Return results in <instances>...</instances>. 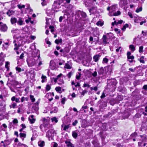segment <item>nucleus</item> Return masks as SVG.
Segmentation results:
<instances>
[{
	"instance_id": "obj_1",
	"label": "nucleus",
	"mask_w": 147,
	"mask_h": 147,
	"mask_svg": "<svg viewBox=\"0 0 147 147\" xmlns=\"http://www.w3.org/2000/svg\"><path fill=\"white\" fill-rule=\"evenodd\" d=\"M98 78L99 79L101 78L102 79H105L108 76V74L107 72H105L103 67L100 68L98 70Z\"/></svg>"
},
{
	"instance_id": "obj_2",
	"label": "nucleus",
	"mask_w": 147,
	"mask_h": 147,
	"mask_svg": "<svg viewBox=\"0 0 147 147\" xmlns=\"http://www.w3.org/2000/svg\"><path fill=\"white\" fill-rule=\"evenodd\" d=\"M108 88H111L114 87L117 83V80L114 79H107Z\"/></svg>"
},
{
	"instance_id": "obj_3",
	"label": "nucleus",
	"mask_w": 147,
	"mask_h": 147,
	"mask_svg": "<svg viewBox=\"0 0 147 147\" xmlns=\"http://www.w3.org/2000/svg\"><path fill=\"white\" fill-rule=\"evenodd\" d=\"M63 2L62 1L60 0L58 2L57 1H55L52 6V9L54 10L55 12H57L59 11V10H56L57 9H59L61 7V4Z\"/></svg>"
},
{
	"instance_id": "obj_4",
	"label": "nucleus",
	"mask_w": 147,
	"mask_h": 147,
	"mask_svg": "<svg viewBox=\"0 0 147 147\" xmlns=\"http://www.w3.org/2000/svg\"><path fill=\"white\" fill-rule=\"evenodd\" d=\"M27 63L28 66L29 67H32L33 66L36 65L37 62H36L35 60L33 58H30L27 60Z\"/></svg>"
},
{
	"instance_id": "obj_5",
	"label": "nucleus",
	"mask_w": 147,
	"mask_h": 147,
	"mask_svg": "<svg viewBox=\"0 0 147 147\" xmlns=\"http://www.w3.org/2000/svg\"><path fill=\"white\" fill-rule=\"evenodd\" d=\"M35 73L34 72V71L32 70H31L29 71L27 73V74L28 78L31 80L35 78Z\"/></svg>"
},
{
	"instance_id": "obj_6",
	"label": "nucleus",
	"mask_w": 147,
	"mask_h": 147,
	"mask_svg": "<svg viewBox=\"0 0 147 147\" xmlns=\"http://www.w3.org/2000/svg\"><path fill=\"white\" fill-rule=\"evenodd\" d=\"M54 132L55 130L51 128L47 132L46 136L48 138L53 136H54Z\"/></svg>"
},
{
	"instance_id": "obj_7",
	"label": "nucleus",
	"mask_w": 147,
	"mask_h": 147,
	"mask_svg": "<svg viewBox=\"0 0 147 147\" xmlns=\"http://www.w3.org/2000/svg\"><path fill=\"white\" fill-rule=\"evenodd\" d=\"M102 40V44L105 46L109 43V39L107 38L106 35H103Z\"/></svg>"
},
{
	"instance_id": "obj_8",
	"label": "nucleus",
	"mask_w": 147,
	"mask_h": 147,
	"mask_svg": "<svg viewBox=\"0 0 147 147\" xmlns=\"http://www.w3.org/2000/svg\"><path fill=\"white\" fill-rule=\"evenodd\" d=\"M2 22H0V30L2 32H6L7 29V27L5 24H2Z\"/></svg>"
},
{
	"instance_id": "obj_9",
	"label": "nucleus",
	"mask_w": 147,
	"mask_h": 147,
	"mask_svg": "<svg viewBox=\"0 0 147 147\" xmlns=\"http://www.w3.org/2000/svg\"><path fill=\"white\" fill-rule=\"evenodd\" d=\"M113 67L112 65H109L105 67V69L107 70V73L108 75H110L112 70L113 69Z\"/></svg>"
},
{
	"instance_id": "obj_10",
	"label": "nucleus",
	"mask_w": 147,
	"mask_h": 147,
	"mask_svg": "<svg viewBox=\"0 0 147 147\" xmlns=\"http://www.w3.org/2000/svg\"><path fill=\"white\" fill-rule=\"evenodd\" d=\"M96 1V0H88L85 3V5L87 6H90L93 4H94Z\"/></svg>"
},
{
	"instance_id": "obj_11",
	"label": "nucleus",
	"mask_w": 147,
	"mask_h": 147,
	"mask_svg": "<svg viewBox=\"0 0 147 147\" xmlns=\"http://www.w3.org/2000/svg\"><path fill=\"white\" fill-rule=\"evenodd\" d=\"M17 23V24L20 26H21L24 24L23 19L19 17H18Z\"/></svg>"
},
{
	"instance_id": "obj_12",
	"label": "nucleus",
	"mask_w": 147,
	"mask_h": 147,
	"mask_svg": "<svg viewBox=\"0 0 147 147\" xmlns=\"http://www.w3.org/2000/svg\"><path fill=\"white\" fill-rule=\"evenodd\" d=\"M12 84L14 86H19L18 87V88H20V87L21 83L15 80H12L10 81Z\"/></svg>"
},
{
	"instance_id": "obj_13",
	"label": "nucleus",
	"mask_w": 147,
	"mask_h": 147,
	"mask_svg": "<svg viewBox=\"0 0 147 147\" xmlns=\"http://www.w3.org/2000/svg\"><path fill=\"white\" fill-rule=\"evenodd\" d=\"M70 127V125L62 124L61 125V129L63 130L66 131Z\"/></svg>"
},
{
	"instance_id": "obj_14",
	"label": "nucleus",
	"mask_w": 147,
	"mask_h": 147,
	"mask_svg": "<svg viewBox=\"0 0 147 147\" xmlns=\"http://www.w3.org/2000/svg\"><path fill=\"white\" fill-rule=\"evenodd\" d=\"M121 12L120 11H118L117 12L113 13H112L109 12V15L110 16H117L120 15Z\"/></svg>"
},
{
	"instance_id": "obj_15",
	"label": "nucleus",
	"mask_w": 147,
	"mask_h": 147,
	"mask_svg": "<svg viewBox=\"0 0 147 147\" xmlns=\"http://www.w3.org/2000/svg\"><path fill=\"white\" fill-rule=\"evenodd\" d=\"M11 141L10 140H4V144L3 146L4 147H5L8 145H9L11 143Z\"/></svg>"
},
{
	"instance_id": "obj_16",
	"label": "nucleus",
	"mask_w": 147,
	"mask_h": 147,
	"mask_svg": "<svg viewBox=\"0 0 147 147\" xmlns=\"http://www.w3.org/2000/svg\"><path fill=\"white\" fill-rule=\"evenodd\" d=\"M43 127L44 128V129L45 131L48 129H49L52 127L48 123L45 124H44Z\"/></svg>"
},
{
	"instance_id": "obj_17",
	"label": "nucleus",
	"mask_w": 147,
	"mask_h": 147,
	"mask_svg": "<svg viewBox=\"0 0 147 147\" xmlns=\"http://www.w3.org/2000/svg\"><path fill=\"white\" fill-rule=\"evenodd\" d=\"M34 115H31L28 118L31 124L34 123L35 121V119L34 118Z\"/></svg>"
},
{
	"instance_id": "obj_18",
	"label": "nucleus",
	"mask_w": 147,
	"mask_h": 147,
	"mask_svg": "<svg viewBox=\"0 0 147 147\" xmlns=\"http://www.w3.org/2000/svg\"><path fill=\"white\" fill-rule=\"evenodd\" d=\"M97 8L96 7H92L91 8L89 9V12L91 14H93L95 13L96 11Z\"/></svg>"
},
{
	"instance_id": "obj_19",
	"label": "nucleus",
	"mask_w": 147,
	"mask_h": 147,
	"mask_svg": "<svg viewBox=\"0 0 147 147\" xmlns=\"http://www.w3.org/2000/svg\"><path fill=\"white\" fill-rule=\"evenodd\" d=\"M38 55L37 56V61H39V63L38 64V66H40V65L42 64V61H40V54L39 53V51H37ZM38 62V61H37Z\"/></svg>"
},
{
	"instance_id": "obj_20",
	"label": "nucleus",
	"mask_w": 147,
	"mask_h": 147,
	"mask_svg": "<svg viewBox=\"0 0 147 147\" xmlns=\"http://www.w3.org/2000/svg\"><path fill=\"white\" fill-rule=\"evenodd\" d=\"M78 13L83 18H85L87 17L86 13L83 11H78Z\"/></svg>"
},
{
	"instance_id": "obj_21",
	"label": "nucleus",
	"mask_w": 147,
	"mask_h": 147,
	"mask_svg": "<svg viewBox=\"0 0 147 147\" xmlns=\"http://www.w3.org/2000/svg\"><path fill=\"white\" fill-rule=\"evenodd\" d=\"M121 116L123 118V119H127L128 117L129 116V114L128 112H125L124 113L122 114Z\"/></svg>"
},
{
	"instance_id": "obj_22",
	"label": "nucleus",
	"mask_w": 147,
	"mask_h": 147,
	"mask_svg": "<svg viewBox=\"0 0 147 147\" xmlns=\"http://www.w3.org/2000/svg\"><path fill=\"white\" fill-rule=\"evenodd\" d=\"M65 143L66 144L67 146L68 147H74V144L71 143L70 141H66L65 142Z\"/></svg>"
},
{
	"instance_id": "obj_23",
	"label": "nucleus",
	"mask_w": 147,
	"mask_h": 147,
	"mask_svg": "<svg viewBox=\"0 0 147 147\" xmlns=\"http://www.w3.org/2000/svg\"><path fill=\"white\" fill-rule=\"evenodd\" d=\"M72 136L73 137L76 139L78 136L77 131L76 130L73 131L72 132Z\"/></svg>"
},
{
	"instance_id": "obj_24",
	"label": "nucleus",
	"mask_w": 147,
	"mask_h": 147,
	"mask_svg": "<svg viewBox=\"0 0 147 147\" xmlns=\"http://www.w3.org/2000/svg\"><path fill=\"white\" fill-rule=\"evenodd\" d=\"M111 123H105L103 124V125L105 126V129H107L108 128H110L111 127Z\"/></svg>"
},
{
	"instance_id": "obj_25",
	"label": "nucleus",
	"mask_w": 147,
	"mask_h": 147,
	"mask_svg": "<svg viewBox=\"0 0 147 147\" xmlns=\"http://www.w3.org/2000/svg\"><path fill=\"white\" fill-rule=\"evenodd\" d=\"M87 121L85 120H84L82 123V127H87Z\"/></svg>"
},
{
	"instance_id": "obj_26",
	"label": "nucleus",
	"mask_w": 147,
	"mask_h": 147,
	"mask_svg": "<svg viewBox=\"0 0 147 147\" xmlns=\"http://www.w3.org/2000/svg\"><path fill=\"white\" fill-rule=\"evenodd\" d=\"M58 111V108L56 107H53L50 112V113H56Z\"/></svg>"
},
{
	"instance_id": "obj_27",
	"label": "nucleus",
	"mask_w": 147,
	"mask_h": 147,
	"mask_svg": "<svg viewBox=\"0 0 147 147\" xmlns=\"http://www.w3.org/2000/svg\"><path fill=\"white\" fill-rule=\"evenodd\" d=\"M140 92L139 90L138 89H136L133 92L132 94L134 96H137L139 93Z\"/></svg>"
},
{
	"instance_id": "obj_28",
	"label": "nucleus",
	"mask_w": 147,
	"mask_h": 147,
	"mask_svg": "<svg viewBox=\"0 0 147 147\" xmlns=\"http://www.w3.org/2000/svg\"><path fill=\"white\" fill-rule=\"evenodd\" d=\"M5 107H1L0 108V113L4 114H5Z\"/></svg>"
},
{
	"instance_id": "obj_29",
	"label": "nucleus",
	"mask_w": 147,
	"mask_h": 147,
	"mask_svg": "<svg viewBox=\"0 0 147 147\" xmlns=\"http://www.w3.org/2000/svg\"><path fill=\"white\" fill-rule=\"evenodd\" d=\"M17 19L14 17L12 18L11 19V22L12 24H13L15 23H17Z\"/></svg>"
},
{
	"instance_id": "obj_30",
	"label": "nucleus",
	"mask_w": 147,
	"mask_h": 147,
	"mask_svg": "<svg viewBox=\"0 0 147 147\" xmlns=\"http://www.w3.org/2000/svg\"><path fill=\"white\" fill-rule=\"evenodd\" d=\"M113 114V111H111V112L108 113L105 116V117L106 118H109L111 117Z\"/></svg>"
},
{
	"instance_id": "obj_31",
	"label": "nucleus",
	"mask_w": 147,
	"mask_h": 147,
	"mask_svg": "<svg viewBox=\"0 0 147 147\" xmlns=\"http://www.w3.org/2000/svg\"><path fill=\"white\" fill-rule=\"evenodd\" d=\"M100 56V55H97L94 56L93 57V59L95 62H96L98 61Z\"/></svg>"
},
{
	"instance_id": "obj_32",
	"label": "nucleus",
	"mask_w": 147,
	"mask_h": 147,
	"mask_svg": "<svg viewBox=\"0 0 147 147\" xmlns=\"http://www.w3.org/2000/svg\"><path fill=\"white\" fill-rule=\"evenodd\" d=\"M117 4L112 5L111 6V10L113 12L115 11L116 8L117 7Z\"/></svg>"
},
{
	"instance_id": "obj_33",
	"label": "nucleus",
	"mask_w": 147,
	"mask_h": 147,
	"mask_svg": "<svg viewBox=\"0 0 147 147\" xmlns=\"http://www.w3.org/2000/svg\"><path fill=\"white\" fill-rule=\"evenodd\" d=\"M45 142L43 141H40L38 142V144L39 146L42 147L44 145Z\"/></svg>"
},
{
	"instance_id": "obj_34",
	"label": "nucleus",
	"mask_w": 147,
	"mask_h": 147,
	"mask_svg": "<svg viewBox=\"0 0 147 147\" xmlns=\"http://www.w3.org/2000/svg\"><path fill=\"white\" fill-rule=\"evenodd\" d=\"M141 80H136L134 82V84L135 86L137 85L140 84L141 82Z\"/></svg>"
},
{
	"instance_id": "obj_35",
	"label": "nucleus",
	"mask_w": 147,
	"mask_h": 147,
	"mask_svg": "<svg viewBox=\"0 0 147 147\" xmlns=\"http://www.w3.org/2000/svg\"><path fill=\"white\" fill-rule=\"evenodd\" d=\"M4 61V58L2 56L0 55V66L2 65L3 64Z\"/></svg>"
},
{
	"instance_id": "obj_36",
	"label": "nucleus",
	"mask_w": 147,
	"mask_h": 147,
	"mask_svg": "<svg viewBox=\"0 0 147 147\" xmlns=\"http://www.w3.org/2000/svg\"><path fill=\"white\" fill-rule=\"evenodd\" d=\"M14 12L12 10H9L7 12V14L9 16L13 14Z\"/></svg>"
},
{
	"instance_id": "obj_37",
	"label": "nucleus",
	"mask_w": 147,
	"mask_h": 147,
	"mask_svg": "<svg viewBox=\"0 0 147 147\" xmlns=\"http://www.w3.org/2000/svg\"><path fill=\"white\" fill-rule=\"evenodd\" d=\"M51 121L55 123H57L58 122V120L55 117H54L52 118L51 119Z\"/></svg>"
},
{
	"instance_id": "obj_38",
	"label": "nucleus",
	"mask_w": 147,
	"mask_h": 147,
	"mask_svg": "<svg viewBox=\"0 0 147 147\" xmlns=\"http://www.w3.org/2000/svg\"><path fill=\"white\" fill-rule=\"evenodd\" d=\"M16 105L17 104L16 103L12 102L11 104V105H10L9 107L11 108H13L14 109L16 107Z\"/></svg>"
},
{
	"instance_id": "obj_39",
	"label": "nucleus",
	"mask_w": 147,
	"mask_h": 147,
	"mask_svg": "<svg viewBox=\"0 0 147 147\" xmlns=\"http://www.w3.org/2000/svg\"><path fill=\"white\" fill-rule=\"evenodd\" d=\"M62 42V40L61 38L59 40L56 39L55 41V42L57 44H58L59 43H61Z\"/></svg>"
},
{
	"instance_id": "obj_40",
	"label": "nucleus",
	"mask_w": 147,
	"mask_h": 147,
	"mask_svg": "<svg viewBox=\"0 0 147 147\" xmlns=\"http://www.w3.org/2000/svg\"><path fill=\"white\" fill-rule=\"evenodd\" d=\"M61 88L60 87H57L55 88V90L59 93H61L62 92L61 90Z\"/></svg>"
},
{
	"instance_id": "obj_41",
	"label": "nucleus",
	"mask_w": 147,
	"mask_h": 147,
	"mask_svg": "<svg viewBox=\"0 0 147 147\" xmlns=\"http://www.w3.org/2000/svg\"><path fill=\"white\" fill-rule=\"evenodd\" d=\"M129 48L131 51L133 52L135 50V47L132 45H130L129 46Z\"/></svg>"
},
{
	"instance_id": "obj_42",
	"label": "nucleus",
	"mask_w": 147,
	"mask_h": 147,
	"mask_svg": "<svg viewBox=\"0 0 147 147\" xmlns=\"http://www.w3.org/2000/svg\"><path fill=\"white\" fill-rule=\"evenodd\" d=\"M18 121L16 119H14L12 121V123H10L9 124H17Z\"/></svg>"
},
{
	"instance_id": "obj_43",
	"label": "nucleus",
	"mask_w": 147,
	"mask_h": 147,
	"mask_svg": "<svg viewBox=\"0 0 147 147\" xmlns=\"http://www.w3.org/2000/svg\"><path fill=\"white\" fill-rule=\"evenodd\" d=\"M142 7H141L137 8L136 10V12L137 13H138L142 11Z\"/></svg>"
},
{
	"instance_id": "obj_44",
	"label": "nucleus",
	"mask_w": 147,
	"mask_h": 147,
	"mask_svg": "<svg viewBox=\"0 0 147 147\" xmlns=\"http://www.w3.org/2000/svg\"><path fill=\"white\" fill-rule=\"evenodd\" d=\"M30 98L32 102H33L35 101V99L33 95H30Z\"/></svg>"
},
{
	"instance_id": "obj_45",
	"label": "nucleus",
	"mask_w": 147,
	"mask_h": 147,
	"mask_svg": "<svg viewBox=\"0 0 147 147\" xmlns=\"http://www.w3.org/2000/svg\"><path fill=\"white\" fill-rule=\"evenodd\" d=\"M58 83L59 85L62 84L64 83V81L63 79H59Z\"/></svg>"
},
{
	"instance_id": "obj_46",
	"label": "nucleus",
	"mask_w": 147,
	"mask_h": 147,
	"mask_svg": "<svg viewBox=\"0 0 147 147\" xmlns=\"http://www.w3.org/2000/svg\"><path fill=\"white\" fill-rule=\"evenodd\" d=\"M96 24L98 26H101L103 25V23L101 21H99L96 23Z\"/></svg>"
},
{
	"instance_id": "obj_47",
	"label": "nucleus",
	"mask_w": 147,
	"mask_h": 147,
	"mask_svg": "<svg viewBox=\"0 0 147 147\" xmlns=\"http://www.w3.org/2000/svg\"><path fill=\"white\" fill-rule=\"evenodd\" d=\"M141 115L139 113H137L134 116V119H136L137 118H139L141 117Z\"/></svg>"
},
{
	"instance_id": "obj_48",
	"label": "nucleus",
	"mask_w": 147,
	"mask_h": 147,
	"mask_svg": "<svg viewBox=\"0 0 147 147\" xmlns=\"http://www.w3.org/2000/svg\"><path fill=\"white\" fill-rule=\"evenodd\" d=\"M47 77L46 76L43 75H42L41 77V78L42 79V83H43L45 82V80L46 79Z\"/></svg>"
},
{
	"instance_id": "obj_49",
	"label": "nucleus",
	"mask_w": 147,
	"mask_h": 147,
	"mask_svg": "<svg viewBox=\"0 0 147 147\" xmlns=\"http://www.w3.org/2000/svg\"><path fill=\"white\" fill-rule=\"evenodd\" d=\"M28 98L27 97H22L21 98V102H23L24 101L26 100V101H28Z\"/></svg>"
},
{
	"instance_id": "obj_50",
	"label": "nucleus",
	"mask_w": 147,
	"mask_h": 147,
	"mask_svg": "<svg viewBox=\"0 0 147 147\" xmlns=\"http://www.w3.org/2000/svg\"><path fill=\"white\" fill-rule=\"evenodd\" d=\"M143 47L142 46H140L139 48V52L140 53H142L143 52Z\"/></svg>"
},
{
	"instance_id": "obj_51",
	"label": "nucleus",
	"mask_w": 147,
	"mask_h": 147,
	"mask_svg": "<svg viewBox=\"0 0 147 147\" xmlns=\"http://www.w3.org/2000/svg\"><path fill=\"white\" fill-rule=\"evenodd\" d=\"M81 75L80 72H78V74L76 76V78L78 80L81 77Z\"/></svg>"
},
{
	"instance_id": "obj_52",
	"label": "nucleus",
	"mask_w": 147,
	"mask_h": 147,
	"mask_svg": "<svg viewBox=\"0 0 147 147\" xmlns=\"http://www.w3.org/2000/svg\"><path fill=\"white\" fill-rule=\"evenodd\" d=\"M144 56H142L141 57L140 59V61L141 63H144Z\"/></svg>"
},
{
	"instance_id": "obj_53",
	"label": "nucleus",
	"mask_w": 147,
	"mask_h": 147,
	"mask_svg": "<svg viewBox=\"0 0 147 147\" xmlns=\"http://www.w3.org/2000/svg\"><path fill=\"white\" fill-rule=\"evenodd\" d=\"M8 48V46L7 45L4 44L3 45L2 49L3 50H7Z\"/></svg>"
},
{
	"instance_id": "obj_54",
	"label": "nucleus",
	"mask_w": 147,
	"mask_h": 147,
	"mask_svg": "<svg viewBox=\"0 0 147 147\" xmlns=\"http://www.w3.org/2000/svg\"><path fill=\"white\" fill-rule=\"evenodd\" d=\"M20 136V138H25L26 137V134L24 133H20L19 134Z\"/></svg>"
},
{
	"instance_id": "obj_55",
	"label": "nucleus",
	"mask_w": 147,
	"mask_h": 147,
	"mask_svg": "<svg viewBox=\"0 0 147 147\" xmlns=\"http://www.w3.org/2000/svg\"><path fill=\"white\" fill-rule=\"evenodd\" d=\"M51 89V86L49 84H47L46 87V90L48 91H49Z\"/></svg>"
},
{
	"instance_id": "obj_56",
	"label": "nucleus",
	"mask_w": 147,
	"mask_h": 147,
	"mask_svg": "<svg viewBox=\"0 0 147 147\" xmlns=\"http://www.w3.org/2000/svg\"><path fill=\"white\" fill-rule=\"evenodd\" d=\"M128 27V25L126 24L123 26V27L121 28V29L123 31H125L126 28Z\"/></svg>"
},
{
	"instance_id": "obj_57",
	"label": "nucleus",
	"mask_w": 147,
	"mask_h": 147,
	"mask_svg": "<svg viewBox=\"0 0 147 147\" xmlns=\"http://www.w3.org/2000/svg\"><path fill=\"white\" fill-rule=\"evenodd\" d=\"M16 69L17 71H18V72H20L22 71L21 69L18 67H16ZM23 71V69L22 70V71Z\"/></svg>"
},
{
	"instance_id": "obj_58",
	"label": "nucleus",
	"mask_w": 147,
	"mask_h": 147,
	"mask_svg": "<svg viewBox=\"0 0 147 147\" xmlns=\"http://www.w3.org/2000/svg\"><path fill=\"white\" fill-rule=\"evenodd\" d=\"M110 104L112 105H114L115 103V101L113 99H111L110 101Z\"/></svg>"
},
{
	"instance_id": "obj_59",
	"label": "nucleus",
	"mask_w": 147,
	"mask_h": 147,
	"mask_svg": "<svg viewBox=\"0 0 147 147\" xmlns=\"http://www.w3.org/2000/svg\"><path fill=\"white\" fill-rule=\"evenodd\" d=\"M64 67L69 69H70L71 68V67L69 65V64L67 63L66 64L65 66Z\"/></svg>"
},
{
	"instance_id": "obj_60",
	"label": "nucleus",
	"mask_w": 147,
	"mask_h": 147,
	"mask_svg": "<svg viewBox=\"0 0 147 147\" xmlns=\"http://www.w3.org/2000/svg\"><path fill=\"white\" fill-rule=\"evenodd\" d=\"M108 61V59L106 57H105L103 59L102 62L103 63H107Z\"/></svg>"
},
{
	"instance_id": "obj_61",
	"label": "nucleus",
	"mask_w": 147,
	"mask_h": 147,
	"mask_svg": "<svg viewBox=\"0 0 147 147\" xmlns=\"http://www.w3.org/2000/svg\"><path fill=\"white\" fill-rule=\"evenodd\" d=\"M134 21L135 23H138L139 22L140 20L139 19V18H137L134 19Z\"/></svg>"
},
{
	"instance_id": "obj_62",
	"label": "nucleus",
	"mask_w": 147,
	"mask_h": 147,
	"mask_svg": "<svg viewBox=\"0 0 147 147\" xmlns=\"http://www.w3.org/2000/svg\"><path fill=\"white\" fill-rule=\"evenodd\" d=\"M88 92V91L86 90H83L81 92V94L83 96H84V94L87 93Z\"/></svg>"
},
{
	"instance_id": "obj_63",
	"label": "nucleus",
	"mask_w": 147,
	"mask_h": 147,
	"mask_svg": "<svg viewBox=\"0 0 147 147\" xmlns=\"http://www.w3.org/2000/svg\"><path fill=\"white\" fill-rule=\"evenodd\" d=\"M4 114L0 113V121L2 120L4 118Z\"/></svg>"
},
{
	"instance_id": "obj_64",
	"label": "nucleus",
	"mask_w": 147,
	"mask_h": 147,
	"mask_svg": "<svg viewBox=\"0 0 147 147\" xmlns=\"http://www.w3.org/2000/svg\"><path fill=\"white\" fill-rule=\"evenodd\" d=\"M66 100V98H63L61 100V102L63 104H64L65 103V101Z\"/></svg>"
}]
</instances>
